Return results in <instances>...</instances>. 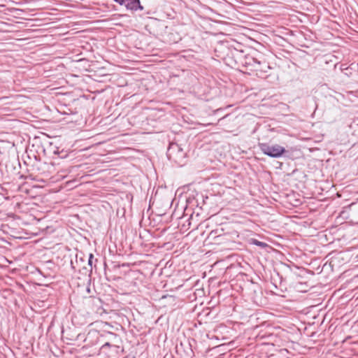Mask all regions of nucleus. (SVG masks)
Segmentation results:
<instances>
[{
    "instance_id": "nucleus-1",
    "label": "nucleus",
    "mask_w": 358,
    "mask_h": 358,
    "mask_svg": "<svg viewBox=\"0 0 358 358\" xmlns=\"http://www.w3.org/2000/svg\"><path fill=\"white\" fill-rule=\"evenodd\" d=\"M166 155L170 160L182 166L186 156V152L180 145L176 143H171L169 144Z\"/></svg>"
},
{
    "instance_id": "nucleus-2",
    "label": "nucleus",
    "mask_w": 358,
    "mask_h": 358,
    "mask_svg": "<svg viewBox=\"0 0 358 358\" xmlns=\"http://www.w3.org/2000/svg\"><path fill=\"white\" fill-rule=\"evenodd\" d=\"M259 147L264 155L273 158H279L287 152L284 147L278 144L270 145L266 143H259Z\"/></svg>"
},
{
    "instance_id": "nucleus-3",
    "label": "nucleus",
    "mask_w": 358,
    "mask_h": 358,
    "mask_svg": "<svg viewBox=\"0 0 358 358\" xmlns=\"http://www.w3.org/2000/svg\"><path fill=\"white\" fill-rule=\"evenodd\" d=\"M271 68L269 64L265 61H258L254 68H250V70L256 72L257 76L261 78H266L270 76L268 73Z\"/></svg>"
},
{
    "instance_id": "nucleus-4",
    "label": "nucleus",
    "mask_w": 358,
    "mask_h": 358,
    "mask_svg": "<svg viewBox=\"0 0 358 358\" xmlns=\"http://www.w3.org/2000/svg\"><path fill=\"white\" fill-rule=\"evenodd\" d=\"M116 3L122 6L124 5L127 10L136 11L143 10V6H141L140 0H113Z\"/></svg>"
},
{
    "instance_id": "nucleus-5",
    "label": "nucleus",
    "mask_w": 358,
    "mask_h": 358,
    "mask_svg": "<svg viewBox=\"0 0 358 358\" xmlns=\"http://www.w3.org/2000/svg\"><path fill=\"white\" fill-rule=\"evenodd\" d=\"M223 229H215L210 231L208 238L216 243H220L228 240V235L223 233Z\"/></svg>"
},
{
    "instance_id": "nucleus-6",
    "label": "nucleus",
    "mask_w": 358,
    "mask_h": 358,
    "mask_svg": "<svg viewBox=\"0 0 358 358\" xmlns=\"http://www.w3.org/2000/svg\"><path fill=\"white\" fill-rule=\"evenodd\" d=\"M101 337L106 338L107 341L113 343L114 347H119L118 344L120 343V338L117 334L110 331H106L101 335Z\"/></svg>"
},
{
    "instance_id": "nucleus-7",
    "label": "nucleus",
    "mask_w": 358,
    "mask_h": 358,
    "mask_svg": "<svg viewBox=\"0 0 358 358\" xmlns=\"http://www.w3.org/2000/svg\"><path fill=\"white\" fill-rule=\"evenodd\" d=\"M258 61L259 60L251 56H246L245 57L244 65L248 69L250 70V68H254V66H255Z\"/></svg>"
},
{
    "instance_id": "nucleus-8",
    "label": "nucleus",
    "mask_w": 358,
    "mask_h": 358,
    "mask_svg": "<svg viewBox=\"0 0 358 358\" xmlns=\"http://www.w3.org/2000/svg\"><path fill=\"white\" fill-rule=\"evenodd\" d=\"M252 243L254 245H255L260 246L262 248H264V247H265L266 245V244L265 243L261 242V241H259L258 240H256V239H254L252 241Z\"/></svg>"
},
{
    "instance_id": "nucleus-9",
    "label": "nucleus",
    "mask_w": 358,
    "mask_h": 358,
    "mask_svg": "<svg viewBox=\"0 0 358 358\" xmlns=\"http://www.w3.org/2000/svg\"><path fill=\"white\" fill-rule=\"evenodd\" d=\"M110 346H113L114 347V344L110 343V342H108V341H106L101 347L102 349H104L106 347H110Z\"/></svg>"
},
{
    "instance_id": "nucleus-10",
    "label": "nucleus",
    "mask_w": 358,
    "mask_h": 358,
    "mask_svg": "<svg viewBox=\"0 0 358 358\" xmlns=\"http://www.w3.org/2000/svg\"><path fill=\"white\" fill-rule=\"evenodd\" d=\"M93 257H94L93 255L90 254V257H89V259H88V264L91 266H92V259H93Z\"/></svg>"
},
{
    "instance_id": "nucleus-11",
    "label": "nucleus",
    "mask_w": 358,
    "mask_h": 358,
    "mask_svg": "<svg viewBox=\"0 0 358 358\" xmlns=\"http://www.w3.org/2000/svg\"><path fill=\"white\" fill-rule=\"evenodd\" d=\"M343 65H341V70L343 71V69H347V68H343Z\"/></svg>"
},
{
    "instance_id": "nucleus-12",
    "label": "nucleus",
    "mask_w": 358,
    "mask_h": 358,
    "mask_svg": "<svg viewBox=\"0 0 358 358\" xmlns=\"http://www.w3.org/2000/svg\"><path fill=\"white\" fill-rule=\"evenodd\" d=\"M124 358H130V357H129V356H127V357H125ZM131 358H135V357L133 356V357H131Z\"/></svg>"
},
{
    "instance_id": "nucleus-13",
    "label": "nucleus",
    "mask_w": 358,
    "mask_h": 358,
    "mask_svg": "<svg viewBox=\"0 0 358 358\" xmlns=\"http://www.w3.org/2000/svg\"><path fill=\"white\" fill-rule=\"evenodd\" d=\"M337 66H338V64H336L334 65V68L336 69V68L337 67Z\"/></svg>"
}]
</instances>
